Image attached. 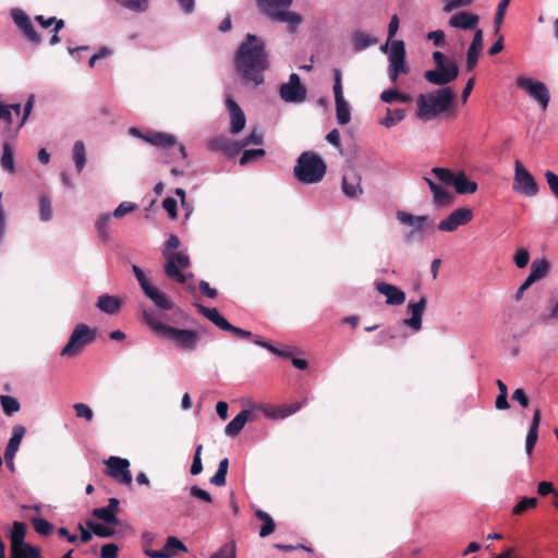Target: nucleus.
<instances>
[{"mask_svg": "<svg viewBox=\"0 0 558 558\" xmlns=\"http://www.w3.org/2000/svg\"><path fill=\"white\" fill-rule=\"evenodd\" d=\"M236 73L254 85L264 83V72L269 66L265 40L247 33L234 53Z\"/></svg>", "mask_w": 558, "mask_h": 558, "instance_id": "f257e3e1", "label": "nucleus"}, {"mask_svg": "<svg viewBox=\"0 0 558 558\" xmlns=\"http://www.w3.org/2000/svg\"><path fill=\"white\" fill-rule=\"evenodd\" d=\"M142 318L151 331L163 339L170 340L179 350L189 352L196 350L201 339L196 331L168 326L146 310L142 312Z\"/></svg>", "mask_w": 558, "mask_h": 558, "instance_id": "f03ea898", "label": "nucleus"}, {"mask_svg": "<svg viewBox=\"0 0 558 558\" xmlns=\"http://www.w3.org/2000/svg\"><path fill=\"white\" fill-rule=\"evenodd\" d=\"M399 17L393 14L388 24V39L380 50L388 53V76L391 83H396L400 74H408L410 66L405 62L407 52L403 40L393 39L399 29Z\"/></svg>", "mask_w": 558, "mask_h": 558, "instance_id": "7ed1b4c3", "label": "nucleus"}, {"mask_svg": "<svg viewBox=\"0 0 558 558\" xmlns=\"http://www.w3.org/2000/svg\"><path fill=\"white\" fill-rule=\"evenodd\" d=\"M454 100V93L451 87L445 86L426 94L417 96L416 116L423 121H430L446 112Z\"/></svg>", "mask_w": 558, "mask_h": 558, "instance_id": "20e7f679", "label": "nucleus"}, {"mask_svg": "<svg viewBox=\"0 0 558 558\" xmlns=\"http://www.w3.org/2000/svg\"><path fill=\"white\" fill-rule=\"evenodd\" d=\"M327 171L324 159L312 150L303 151L293 168L295 179L303 184H316L320 182Z\"/></svg>", "mask_w": 558, "mask_h": 558, "instance_id": "39448f33", "label": "nucleus"}, {"mask_svg": "<svg viewBox=\"0 0 558 558\" xmlns=\"http://www.w3.org/2000/svg\"><path fill=\"white\" fill-rule=\"evenodd\" d=\"M293 0H256L262 13L270 20L286 23L291 33L295 32L303 19L301 14L289 11Z\"/></svg>", "mask_w": 558, "mask_h": 558, "instance_id": "423d86ee", "label": "nucleus"}, {"mask_svg": "<svg viewBox=\"0 0 558 558\" xmlns=\"http://www.w3.org/2000/svg\"><path fill=\"white\" fill-rule=\"evenodd\" d=\"M96 331L85 324H78L72 331L70 339L60 354L66 357H73L80 354L83 349L94 341Z\"/></svg>", "mask_w": 558, "mask_h": 558, "instance_id": "0eeeda50", "label": "nucleus"}, {"mask_svg": "<svg viewBox=\"0 0 558 558\" xmlns=\"http://www.w3.org/2000/svg\"><path fill=\"white\" fill-rule=\"evenodd\" d=\"M515 84L519 88L523 89L532 100L536 101L544 111L547 109L550 101V94L545 83L533 77L521 75L517 77Z\"/></svg>", "mask_w": 558, "mask_h": 558, "instance_id": "6e6552de", "label": "nucleus"}, {"mask_svg": "<svg viewBox=\"0 0 558 558\" xmlns=\"http://www.w3.org/2000/svg\"><path fill=\"white\" fill-rule=\"evenodd\" d=\"M512 190L527 197H533L538 193V184L532 173L515 160Z\"/></svg>", "mask_w": 558, "mask_h": 558, "instance_id": "1a4fd4ad", "label": "nucleus"}, {"mask_svg": "<svg viewBox=\"0 0 558 558\" xmlns=\"http://www.w3.org/2000/svg\"><path fill=\"white\" fill-rule=\"evenodd\" d=\"M163 255L167 258V263L165 265V271L168 277L173 278L180 283H184L187 278H191L192 274H183L181 270L185 269L190 265L189 256L183 252L177 253H168L163 252Z\"/></svg>", "mask_w": 558, "mask_h": 558, "instance_id": "9d476101", "label": "nucleus"}, {"mask_svg": "<svg viewBox=\"0 0 558 558\" xmlns=\"http://www.w3.org/2000/svg\"><path fill=\"white\" fill-rule=\"evenodd\" d=\"M333 96L336 105V118L340 125H345L351 121V110L349 104L343 97V87L341 81V71L339 69L333 70Z\"/></svg>", "mask_w": 558, "mask_h": 558, "instance_id": "9b49d317", "label": "nucleus"}, {"mask_svg": "<svg viewBox=\"0 0 558 558\" xmlns=\"http://www.w3.org/2000/svg\"><path fill=\"white\" fill-rule=\"evenodd\" d=\"M459 75V68L454 60H448V65L436 66L435 70H428L424 73V77L430 84L445 86L454 81Z\"/></svg>", "mask_w": 558, "mask_h": 558, "instance_id": "f8f14e48", "label": "nucleus"}, {"mask_svg": "<svg viewBox=\"0 0 558 558\" xmlns=\"http://www.w3.org/2000/svg\"><path fill=\"white\" fill-rule=\"evenodd\" d=\"M341 191L350 199H355L363 195L362 175L354 167H348L343 172Z\"/></svg>", "mask_w": 558, "mask_h": 558, "instance_id": "ddd939ff", "label": "nucleus"}, {"mask_svg": "<svg viewBox=\"0 0 558 558\" xmlns=\"http://www.w3.org/2000/svg\"><path fill=\"white\" fill-rule=\"evenodd\" d=\"M107 475L119 481L122 484L131 485L132 474L130 471V462L128 459L120 457H110L106 461Z\"/></svg>", "mask_w": 558, "mask_h": 558, "instance_id": "4468645a", "label": "nucleus"}, {"mask_svg": "<svg viewBox=\"0 0 558 558\" xmlns=\"http://www.w3.org/2000/svg\"><path fill=\"white\" fill-rule=\"evenodd\" d=\"M280 97L287 102H302L306 97V89L295 73L290 75L289 82L280 86Z\"/></svg>", "mask_w": 558, "mask_h": 558, "instance_id": "2eb2a0df", "label": "nucleus"}, {"mask_svg": "<svg viewBox=\"0 0 558 558\" xmlns=\"http://www.w3.org/2000/svg\"><path fill=\"white\" fill-rule=\"evenodd\" d=\"M427 306V296L423 295L417 302H410L407 306L410 313L409 318L401 320V324L412 330V332H418L423 326V315Z\"/></svg>", "mask_w": 558, "mask_h": 558, "instance_id": "dca6fc26", "label": "nucleus"}, {"mask_svg": "<svg viewBox=\"0 0 558 558\" xmlns=\"http://www.w3.org/2000/svg\"><path fill=\"white\" fill-rule=\"evenodd\" d=\"M472 217V209L468 207L457 208L438 223L437 229L444 232H453L460 226L466 225L471 221Z\"/></svg>", "mask_w": 558, "mask_h": 558, "instance_id": "f3484780", "label": "nucleus"}, {"mask_svg": "<svg viewBox=\"0 0 558 558\" xmlns=\"http://www.w3.org/2000/svg\"><path fill=\"white\" fill-rule=\"evenodd\" d=\"M11 16L28 41L36 45H38L41 41L40 36L35 31L29 17L23 10L16 8L12 9Z\"/></svg>", "mask_w": 558, "mask_h": 558, "instance_id": "a211bd4d", "label": "nucleus"}, {"mask_svg": "<svg viewBox=\"0 0 558 558\" xmlns=\"http://www.w3.org/2000/svg\"><path fill=\"white\" fill-rule=\"evenodd\" d=\"M226 106L230 113V132L232 134H238L245 128V114L230 95H226Z\"/></svg>", "mask_w": 558, "mask_h": 558, "instance_id": "6ab92c4d", "label": "nucleus"}, {"mask_svg": "<svg viewBox=\"0 0 558 558\" xmlns=\"http://www.w3.org/2000/svg\"><path fill=\"white\" fill-rule=\"evenodd\" d=\"M397 219L401 225L412 227L414 230L407 233L404 239L405 241L410 242L415 232H423L424 227L428 221V216H414L408 211L399 210L397 211Z\"/></svg>", "mask_w": 558, "mask_h": 558, "instance_id": "aec40b11", "label": "nucleus"}, {"mask_svg": "<svg viewBox=\"0 0 558 558\" xmlns=\"http://www.w3.org/2000/svg\"><path fill=\"white\" fill-rule=\"evenodd\" d=\"M480 16L469 11H460L450 16L448 24L450 27L463 31H473L478 26Z\"/></svg>", "mask_w": 558, "mask_h": 558, "instance_id": "412c9836", "label": "nucleus"}, {"mask_svg": "<svg viewBox=\"0 0 558 558\" xmlns=\"http://www.w3.org/2000/svg\"><path fill=\"white\" fill-rule=\"evenodd\" d=\"M177 550L187 551V547L179 538L169 536L162 549H147L145 554L150 558H172L175 556Z\"/></svg>", "mask_w": 558, "mask_h": 558, "instance_id": "4be33fe9", "label": "nucleus"}, {"mask_svg": "<svg viewBox=\"0 0 558 558\" xmlns=\"http://www.w3.org/2000/svg\"><path fill=\"white\" fill-rule=\"evenodd\" d=\"M376 290L386 296L388 305H401L405 301V293L397 286L387 282H377Z\"/></svg>", "mask_w": 558, "mask_h": 558, "instance_id": "5701e85b", "label": "nucleus"}, {"mask_svg": "<svg viewBox=\"0 0 558 558\" xmlns=\"http://www.w3.org/2000/svg\"><path fill=\"white\" fill-rule=\"evenodd\" d=\"M143 292L156 307L163 311H169L173 307V303L170 299L154 284L150 283L144 287Z\"/></svg>", "mask_w": 558, "mask_h": 558, "instance_id": "b1692460", "label": "nucleus"}, {"mask_svg": "<svg viewBox=\"0 0 558 558\" xmlns=\"http://www.w3.org/2000/svg\"><path fill=\"white\" fill-rule=\"evenodd\" d=\"M253 420L251 410H242L226 426L225 433L229 437H235L243 429L247 421Z\"/></svg>", "mask_w": 558, "mask_h": 558, "instance_id": "393cba45", "label": "nucleus"}, {"mask_svg": "<svg viewBox=\"0 0 558 558\" xmlns=\"http://www.w3.org/2000/svg\"><path fill=\"white\" fill-rule=\"evenodd\" d=\"M26 534V525L23 522L15 521L10 532L11 553L20 549H25V546H32L24 542Z\"/></svg>", "mask_w": 558, "mask_h": 558, "instance_id": "a878e982", "label": "nucleus"}, {"mask_svg": "<svg viewBox=\"0 0 558 558\" xmlns=\"http://www.w3.org/2000/svg\"><path fill=\"white\" fill-rule=\"evenodd\" d=\"M541 423V410L535 409L532 421L527 430L526 439H525V452L530 456L533 451V448L538 438V428Z\"/></svg>", "mask_w": 558, "mask_h": 558, "instance_id": "bb28decb", "label": "nucleus"}, {"mask_svg": "<svg viewBox=\"0 0 558 558\" xmlns=\"http://www.w3.org/2000/svg\"><path fill=\"white\" fill-rule=\"evenodd\" d=\"M122 302L119 298L104 293L98 296L96 306L102 313L108 315L117 314L121 308Z\"/></svg>", "mask_w": 558, "mask_h": 558, "instance_id": "cd10ccee", "label": "nucleus"}, {"mask_svg": "<svg viewBox=\"0 0 558 558\" xmlns=\"http://www.w3.org/2000/svg\"><path fill=\"white\" fill-rule=\"evenodd\" d=\"M143 140L154 146L161 148H169L177 143L174 135L163 132L147 133L145 136H143Z\"/></svg>", "mask_w": 558, "mask_h": 558, "instance_id": "c85d7f7f", "label": "nucleus"}, {"mask_svg": "<svg viewBox=\"0 0 558 558\" xmlns=\"http://www.w3.org/2000/svg\"><path fill=\"white\" fill-rule=\"evenodd\" d=\"M433 193V202L436 206L442 207L450 203V194L440 185L435 183L430 178L423 177Z\"/></svg>", "mask_w": 558, "mask_h": 558, "instance_id": "c756f323", "label": "nucleus"}, {"mask_svg": "<svg viewBox=\"0 0 558 558\" xmlns=\"http://www.w3.org/2000/svg\"><path fill=\"white\" fill-rule=\"evenodd\" d=\"M452 184L458 194H473L477 190V183L469 180L463 171L456 173Z\"/></svg>", "mask_w": 558, "mask_h": 558, "instance_id": "7c9ffc66", "label": "nucleus"}, {"mask_svg": "<svg viewBox=\"0 0 558 558\" xmlns=\"http://www.w3.org/2000/svg\"><path fill=\"white\" fill-rule=\"evenodd\" d=\"M22 107L20 104L3 105L0 101V120H3L8 125H16L21 118Z\"/></svg>", "mask_w": 558, "mask_h": 558, "instance_id": "2f4dec72", "label": "nucleus"}, {"mask_svg": "<svg viewBox=\"0 0 558 558\" xmlns=\"http://www.w3.org/2000/svg\"><path fill=\"white\" fill-rule=\"evenodd\" d=\"M25 433L26 429L23 425H15L13 427L12 436L4 450V456H8V458L15 457Z\"/></svg>", "mask_w": 558, "mask_h": 558, "instance_id": "473e14b6", "label": "nucleus"}, {"mask_svg": "<svg viewBox=\"0 0 558 558\" xmlns=\"http://www.w3.org/2000/svg\"><path fill=\"white\" fill-rule=\"evenodd\" d=\"M0 167L1 169L9 173H15V159H14V149L9 142H4L2 144V156L0 158Z\"/></svg>", "mask_w": 558, "mask_h": 558, "instance_id": "72a5a7b5", "label": "nucleus"}, {"mask_svg": "<svg viewBox=\"0 0 558 558\" xmlns=\"http://www.w3.org/2000/svg\"><path fill=\"white\" fill-rule=\"evenodd\" d=\"M352 43L355 51H363L378 43L377 38L363 31H356L352 35Z\"/></svg>", "mask_w": 558, "mask_h": 558, "instance_id": "f704fd0d", "label": "nucleus"}, {"mask_svg": "<svg viewBox=\"0 0 558 558\" xmlns=\"http://www.w3.org/2000/svg\"><path fill=\"white\" fill-rule=\"evenodd\" d=\"M196 307L202 315H204L208 320H210L218 328L223 330L228 320L222 315H220V313L218 312L217 308L206 307L201 304H196Z\"/></svg>", "mask_w": 558, "mask_h": 558, "instance_id": "c9c22d12", "label": "nucleus"}, {"mask_svg": "<svg viewBox=\"0 0 558 558\" xmlns=\"http://www.w3.org/2000/svg\"><path fill=\"white\" fill-rule=\"evenodd\" d=\"M72 159L78 173L82 172L86 165V149L82 141H76L72 148Z\"/></svg>", "mask_w": 558, "mask_h": 558, "instance_id": "e433bc0d", "label": "nucleus"}, {"mask_svg": "<svg viewBox=\"0 0 558 558\" xmlns=\"http://www.w3.org/2000/svg\"><path fill=\"white\" fill-rule=\"evenodd\" d=\"M209 147L213 150H222L229 155H232L231 147L238 151L236 142H232L223 136H217L209 142Z\"/></svg>", "mask_w": 558, "mask_h": 558, "instance_id": "4c0bfd02", "label": "nucleus"}, {"mask_svg": "<svg viewBox=\"0 0 558 558\" xmlns=\"http://www.w3.org/2000/svg\"><path fill=\"white\" fill-rule=\"evenodd\" d=\"M380 99L386 104H392L395 101L407 104L411 101V96L409 94L399 93L396 88H390L380 94Z\"/></svg>", "mask_w": 558, "mask_h": 558, "instance_id": "58836bf2", "label": "nucleus"}, {"mask_svg": "<svg viewBox=\"0 0 558 558\" xmlns=\"http://www.w3.org/2000/svg\"><path fill=\"white\" fill-rule=\"evenodd\" d=\"M111 221L110 214H101L95 223L96 231L104 241H108L110 239L109 225Z\"/></svg>", "mask_w": 558, "mask_h": 558, "instance_id": "ea45409f", "label": "nucleus"}, {"mask_svg": "<svg viewBox=\"0 0 558 558\" xmlns=\"http://www.w3.org/2000/svg\"><path fill=\"white\" fill-rule=\"evenodd\" d=\"M254 343L256 345H259L262 348L267 349L272 354L284 357V359H291L292 357V350L291 349H278L274 347L270 342L263 340L260 337L254 338Z\"/></svg>", "mask_w": 558, "mask_h": 558, "instance_id": "a19ab883", "label": "nucleus"}, {"mask_svg": "<svg viewBox=\"0 0 558 558\" xmlns=\"http://www.w3.org/2000/svg\"><path fill=\"white\" fill-rule=\"evenodd\" d=\"M229 460L223 458L220 460L216 473L210 477V483L216 486H223L226 484V476L228 473Z\"/></svg>", "mask_w": 558, "mask_h": 558, "instance_id": "79ce46f5", "label": "nucleus"}, {"mask_svg": "<svg viewBox=\"0 0 558 558\" xmlns=\"http://www.w3.org/2000/svg\"><path fill=\"white\" fill-rule=\"evenodd\" d=\"M256 517L263 521V525L259 531V536L266 537V536L270 535L275 530V522H274L272 518L267 512H265L263 510H257Z\"/></svg>", "mask_w": 558, "mask_h": 558, "instance_id": "37998d69", "label": "nucleus"}, {"mask_svg": "<svg viewBox=\"0 0 558 558\" xmlns=\"http://www.w3.org/2000/svg\"><path fill=\"white\" fill-rule=\"evenodd\" d=\"M548 269H549V264L546 259H544V258L535 259L531 264L530 275L538 281L547 275Z\"/></svg>", "mask_w": 558, "mask_h": 558, "instance_id": "c03bdc74", "label": "nucleus"}, {"mask_svg": "<svg viewBox=\"0 0 558 558\" xmlns=\"http://www.w3.org/2000/svg\"><path fill=\"white\" fill-rule=\"evenodd\" d=\"M405 117V111L403 109H396V110H391V109H387V114L386 117L381 120V124L386 128H392L395 126L397 123H399L400 121H402Z\"/></svg>", "mask_w": 558, "mask_h": 558, "instance_id": "a18cd8bd", "label": "nucleus"}, {"mask_svg": "<svg viewBox=\"0 0 558 558\" xmlns=\"http://www.w3.org/2000/svg\"><path fill=\"white\" fill-rule=\"evenodd\" d=\"M0 403L4 414L9 416L16 413L21 408L16 398L7 395L0 396Z\"/></svg>", "mask_w": 558, "mask_h": 558, "instance_id": "49530a36", "label": "nucleus"}, {"mask_svg": "<svg viewBox=\"0 0 558 558\" xmlns=\"http://www.w3.org/2000/svg\"><path fill=\"white\" fill-rule=\"evenodd\" d=\"M124 9L132 12H145L148 8V0H114Z\"/></svg>", "mask_w": 558, "mask_h": 558, "instance_id": "de8ad7c7", "label": "nucleus"}, {"mask_svg": "<svg viewBox=\"0 0 558 558\" xmlns=\"http://www.w3.org/2000/svg\"><path fill=\"white\" fill-rule=\"evenodd\" d=\"M266 151L263 148L245 149L240 158V165L245 166L250 162L256 161L265 156Z\"/></svg>", "mask_w": 558, "mask_h": 558, "instance_id": "09e8293b", "label": "nucleus"}, {"mask_svg": "<svg viewBox=\"0 0 558 558\" xmlns=\"http://www.w3.org/2000/svg\"><path fill=\"white\" fill-rule=\"evenodd\" d=\"M255 144L260 145L263 144V134L257 130H252L248 135H246L242 141L236 142V148L238 151H240L242 148H244L247 145Z\"/></svg>", "mask_w": 558, "mask_h": 558, "instance_id": "8fccbe9b", "label": "nucleus"}, {"mask_svg": "<svg viewBox=\"0 0 558 558\" xmlns=\"http://www.w3.org/2000/svg\"><path fill=\"white\" fill-rule=\"evenodd\" d=\"M537 501L538 500L535 497H524L514 506L512 513L520 515L526 510L534 508L537 505Z\"/></svg>", "mask_w": 558, "mask_h": 558, "instance_id": "3c124183", "label": "nucleus"}, {"mask_svg": "<svg viewBox=\"0 0 558 558\" xmlns=\"http://www.w3.org/2000/svg\"><path fill=\"white\" fill-rule=\"evenodd\" d=\"M93 515L108 524H118L117 515H114V513H112L111 510L107 509L106 507L94 509Z\"/></svg>", "mask_w": 558, "mask_h": 558, "instance_id": "603ef678", "label": "nucleus"}, {"mask_svg": "<svg viewBox=\"0 0 558 558\" xmlns=\"http://www.w3.org/2000/svg\"><path fill=\"white\" fill-rule=\"evenodd\" d=\"M39 215L43 221H49L52 218L51 201L46 195L39 199Z\"/></svg>", "mask_w": 558, "mask_h": 558, "instance_id": "864d4df0", "label": "nucleus"}, {"mask_svg": "<svg viewBox=\"0 0 558 558\" xmlns=\"http://www.w3.org/2000/svg\"><path fill=\"white\" fill-rule=\"evenodd\" d=\"M509 3H510V0H501L498 3L497 11H496L495 19H494L495 33H498L501 27V24L504 22L505 14H506Z\"/></svg>", "mask_w": 558, "mask_h": 558, "instance_id": "5fc2aeb1", "label": "nucleus"}, {"mask_svg": "<svg viewBox=\"0 0 558 558\" xmlns=\"http://www.w3.org/2000/svg\"><path fill=\"white\" fill-rule=\"evenodd\" d=\"M432 173L442 183L452 184L456 173L447 168L435 167L432 169Z\"/></svg>", "mask_w": 558, "mask_h": 558, "instance_id": "6e6d98bb", "label": "nucleus"}, {"mask_svg": "<svg viewBox=\"0 0 558 558\" xmlns=\"http://www.w3.org/2000/svg\"><path fill=\"white\" fill-rule=\"evenodd\" d=\"M138 208L136 203L132 202H122L118 205V207L113 210L112 216L117 219L124 217L125 215L136 210Z\"/></svg>", "mask_w": 558, "mask_h": 558, "instance_id": "4d7b16f0", "label": "nucleus"}, {"mask_svg": "<svg viewBox=\"0 0 558 558\" xmlns=\"http://www.w3.org/2000/svg\"><path fill=\"white\" fill-rule=\"evenodd\" d=\"M11 558H41L40 550L35 546H25V549H20L11 553Z\"/></svg>", "mask_w": 558, "mask_h": 558, "instance_id": "13d9d810", "label": "nucleus"}, {"mask_svg": "<svg viewBox=\"0 0 558 558\" xmlns=\"http://www.w3.org/2000/svg\"><path fill=\"white\" fill-rule=\"evenodd\" d=\"M34 530L40 535H48L51 533L53 525L43 518H35L32 520Z\"/></svg>", "mask_w": 558, "mask_h": 558, "instance_id": "bf43d9fd", "label": "nucleus"}, {"mask_svg": "<svg viewBox=\"0 0 558 558\" xmlns=\"http://www.w3.org/2000/svg\"><path fill=\"white\" fill-rule=\"evenodd\" d=\"M34 104H35V95L32 94L28 97L26 104L24 105L23 114L21 116L20 120L16 123V131H19L27 121V119L33 110Z\"/></svg>", "mask_w": 558, "mask_h": 558, "instance_id": "052dcab7", "label": "nucleus"}, {"mask_svg": "<svg viewBox=\"0 0 558 558\" xmlns=\"http://www.w3.org/2000/svg\"><path fill=\"white\" fill-rule=\"evenodd\" d=\"M73 409L75 411V414L77 417L80 418H84L86 420L87 422H90L94 417V412L93 410L90 409L89 405L85 404V403H75L73 405Z\"/></svg>", "mask_w": 558, "mask_h": 558, "instance_id": "680f3d73", "label": "nucleus"}, {"mask_svg": "<svg viewBox=\"0 0 558 558\" xmlns=\"http://www.w3.org/2000/svg\"><path fill=\"white\" fill-rule=\"evenodd\" d=\"M202 450H203V445H198L195 448L193 462H192L191 470H190L192 475H198L203 471V463H202V458H201Z\"/></svg>", "mask_w": 558, "mask_h": 558, "instance_id": "e2e57ef3", "label": "nucleus"}, {"mask_svg": "<svg viewBox=\"0 0 558 558\" xmlns=\"http://www.w3.org/2000/svg\"><path fill=\"white\" fill-rule=\"evenodd\" d=\"M225 331L231 332L233 336L241 338V339H251L254 341V338L257 337L256 335H253L251 331L235 327L231 325L229 322L227 323L226 327L223 328Z\"/></svg>", "mask_w": 558, "mask_h": 558, "instance_id": "0e129e2a", "label": "nucleus"}, {"mask_svg": "<svg viewBox=\"0 0 558 558\" xmlns=\"http://www.w3.org/2000/svg\"><path fill=\"white\" fill-rule=\"evenodd\" d=\"M481 50L469 48L466 51L465 69L468 72H472L478 62Z\"/></svg>", "mask_w": 558, "mask_h": 558, "instance_id": "69168bd1", "label": "nucleus"}, {"mask_svg": "<svg viewBox=\"0 0 558 558\" xmlns=\"http://www.w3.org/2000/svg\"><path fill=\"white\" fill-rule=\"evenodd\" d=\"M210 558H235V546L232 543L225 544L211 555Z\"/></svg>", "mask_w": 558, "mask_h": 558, "instance_id": "338daca9", "label": "nucleus"}, {"mask_svg": "<svg viewBox=\"0 0 558 558\" xmlns=\"http://www.w3.org/2000/svg\"><path fill=\"white\" fill-rule=\"evenodd\" d=\"M190 494H191L192 497H194V498H196V499H198V500H201V501H203L205 504H211L213 502L211 495L207 490L198 487L197 485H194V486H192L190 488Z\"/></svg>", "mask_w": 558, "mask_h": 558, "instance_id": "774afa93", "label": "nucleus"}]
</instances>
